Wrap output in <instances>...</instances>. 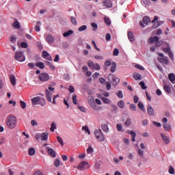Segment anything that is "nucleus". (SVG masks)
<instances>
[{
    "label": "nucleus",
    "instance_id": "f257e3e1",
    "mask_svg": "<svg viewBox=\"0 0 175 175\" xmlns=\"http://www.w3.org/2000/svg\"><path fill=\"white\" fill-rule=\"evenodd\" d=\"M31 103L33 106H41L42 107H44L46 106V99L43 96V94H40L33 97L31 99Z\"/></svg>",
    "mask_w": 175,
    "mask_h": 175
},
{
    "label": "nucleus",
    "instance_id": "f03ea898",
    "mask_svg": "<svg viewBox=\"0 0 175 175\" xmlns=\"http://www.w3.org/2000/svg\"><path fill=\"white\" fill-rule=\"evenodd\" d=\"M17 124V118L13 115L10 116L6 121V125L9 129H14Z\"/></svg>",
    "mask_w": 175,
    "mask_h": 175
},
{
    "label": "nucleus",
    "instance_id": "7ed1b4c3",
    "mask_svg": "<svg viewBox=\"0 0 175 175\" xmlns=\"http://www.w3.org/2000/svg\"><path fill=\"white\" fill-rule=\"evenodd\" d=\"M94 135L98 142H105L106 139L103 135V132L100 129H96L94 131Z\"/></svg>",
    "mask_w": 175,
    "mask_h": 175
},
{
    "label": "nucleus",
    "instance_id": "20e7f679",
    "mask_svg": "<svg viewBox=\"0 0 175 175\" xmlns=\"http://www.w3.org/2000/svg\"><path fill=\"white\" fill-rule=\"evenodd\" d=\"M159 57L157 59L160 64H163L164 65H167L169 64V59H167V57H165V55L163 53H158Z\"/></svg>",
    "mask_w": 175,
    "mask_h": 175
},
{
    "label": "nucleus",
    "instance_id": "39448f33",
    "mask_svg": "<svg viewBox=\"0 0 175 175\" xmlns=\"http://www.w3.org/2000/svg\"><path fill=\"white\" fill-rule=\"evenodd\" d=\"M108 79L113 85H118V83H120V79L113 75V74H109L108 75Z\"/></svg>",
    "mask_w": 175,
    "mask_h": 175
},
{
    "label": "nucleus",
    "instance_id": "423d86ee",
    "mask_svg": "<svg viewBox=\"0 0 175 175\" xmlns=\"http://www.w3.org/2000/svg\"><path fill=\"white\" fill-rule=\"evenodd\" d=\"M14 58L19 62H24L25 61V56H24L23 52H16Z\"/></svg>",
    "mask_w": 175,
    "mask_h": 175
},
{
    "label": "nucleus",
    "instance_id": "0eeeda50",
    "mask_svg": "<svg viewBox=\"0 0 175 175\" xmlns=\"http://www.w3.org/2000/svg\"><path fill=\"white\" fill-rule=\"evenodd\" d=\"M88 167H90L88 162L82 161L79 164L77 169L78 170H85V169H88Z\"/></svg>",
    "mask_w": 175,
    "mask_h": 175
},
{
    "label": "nucleus",
    "instance_id": "6e6552de",
    "mask_svg": "<svg viewBox=\"0 0 175 175\" xmlns=\"http://www.w3.org/2000/svg\"><path fill=\"white\" fill-rule=\"evenodd\" d=\"M38 78H39V80H40V81H47L50 79V77L49 76V74L46 72L41 73L39 75Z\"/></svg>",
    "mask_w": 175,
    "mask_h": 175
},
{
    "label": "nucleus",
    "instance_id": "1a4fd4ad",
    "mask_svg": "<svg viewBox=\"0 0 175 175\" xmlns=\"http://www.w3.org/2000/svg\"><path fill=\"white\" fill-rule=\"evenodd\" d=\"M45 95L48 102H53V93L51 92H50L49 90H46Z\"/></svg>",
    "mask_w": 175,
    "mask_h": 175
},
{
    "label": "nucleus",
    "instance_id": "9d476101",
    "mask_svg": "<svg viewBox=\"0 0 175 175\" xmlns=\"http://www.w3.org/2000/svg\"><path fill=\"white\" fill-rule=\"evenodd\" d=\"M159 42V38L158 36H151L148 40V43L152 44V43H158Z\"/></svg>",
    "mask_w": 175,
    "mask_h": 175
},
{
    "label": "nucleus",
    "instance_id": "9b49d317",
    "mask_svg": "<svg viewBox=\"0 0 175 175\" xmlns=\"http://www.w3.org/2000/svg\"><path fill=\"white\" fill-rule=\"evenodd\" d=\"M90 106H91L92 109H93V110H95L96 111H99V110H102V109H103L101 107H97L96 104H95V101H94V100H91Z\"/></svg>",
    "mask_w": 175,
    "mask_h": 175
},
{
    "label": "nucleus",
    "instance_id": "f8f14e48",
    "mask_svg": "<svg viewBox=\"0 0 175 175\" xmlns=\"http://www.w3.org/2000/svg\"><path fill=\"white\" fill-rule=\"evenodd\" d=\"M90 106H91L92 109H93V110H95L96 111H99V110H102V109H103L101 107H97L96 104H95V101H94V100H91Z\"/></svg>",
    "mask_w": 175,
    "mask_h": 175
},
{
    "label": "nucleus",
    "instance_id": "ddd939ff",
    "mask_svg": "<svg viewBox=\"0 0 175 175\" xmlns=\"http://www.w3.org/2000/svg\"><path fill=\"white\" fill-rule=\"evenodd\" d=\"M46 150H47L49 155H50V157H52V158H55V157H57V154L53 148H50V147H46Z\"/></svg>",
    "mask_w": 175,
    "mask_h": 175
},
{
    "label": "nucleus",
    "instance_id": "4468645a",
    "mask_svg": "<svg viewBox=\"0 0 175 175\" xmlns=\"http://www.w3.org/2000/svg\"><path fill=\"white\" fill-rule=\"evenodd\" d=\"M42 57L43 58H45V59H48V61H53L51 55H50V54L48 53L46 51H42Z\"/></svg>",
    "mask_w": 175,
    "mask_h": 175
},
{
    "label": "nucleus",
    "instance_id": "2eb2a0df",
    "mask_svg": "<svg viewBox=\"0 0 175 175\" xmlns=\"http://www.w3.org/2000/svg\"><path fill=\"white\" fill-rule=\"evenodd\" d=\"M103 6H105L108 9L110 8H113V3L110 0H105L103 1Z\"/></svg>",
    "mask_w": 175,
    "mask_h": 175
},
{
    "label": "nucleus",
    "instance_id": "dca6fc26",
    "mask_svg": "<svg viewBox=\"0 0 175 175\" xmlns=\"http://www.w3.org/2000/svg\"><path fill=\"white\" fill-rule=\"evenodd\" d=\"M161 135L165 144H169L170 143V139H169V137L164 135L163 133H161Z\"/></svg>",
    "mask_w": 175,
    "mask_h": 175
},
{
    "label": "nucleus",
    "instance_id": "f3484780",
    "mask_svg": "<svg viewBox=\"0 0 175 175\" xmlns=\"http://www.w3.org/2000/svg\"><path fill=\"white\" fill-rule=\"evenodd\" d=\"M101 128L103 132H105V133H107V132H109V124H107V123H103L101 125Z\"/></svg>",
    "mask_w": 175,
    "mask_h": 175
},
{
    "label": "nucleus",
    "instance_id": "a211bd4d",
    "mask_svg": "<svg viewBox=\"0 0 175 175\" xmlns=\"http://www.w3.org/2000/svg\"><path fill=\"white\" fill-rule=\"evenodd\" d=\"M147 111H148V114H149L150 116H154V108H152V107H151V105H148L147 106Z\"/></svg>",
    "mask_w": 175,
    "mask_h": 175
},
{
    "label": "nucleus",
    "instance_id": "6ab92c4d",
    "mask_svg": "<svg viewBox=\"0 0 175 175\" xmlns=\"http://www.w3.org/2000/svg\"><path fill=\"white\" fill-rule=\"evenodd\" d=\"M46 42L50 44L54 43V37L49 34L46 37Z\"/></svg>",
    "mask_w": 175,
    "mask_h": 175
},
{
    "label": "nucleus",
    "instance_id": "aec40b11",
    "mask_svg": "<svg viewBox=\"0 0 175 175\" xmlns=\"http://www.w3.org/2000/svg\"><path fill=\"white\" fill-rule=\"evenodd\" d=\"M10 83L12 84V85L14 86L16 85V76L14 75H10Z\"/></svg>",
    "mask_w": 175,
    "mask_h": 175
},
{
    "label": "nucleus",
    "instance_id": "412c9836",
    "mask_svg": "<svg viewBox=\"0 0 175 175\" xmlns=\"http://www.w3.org/2000/svg\"><path fill=\"white\" fill-rule=\"evenodd\" d=\"M133 79H135L137 81L142 80V75L139 74V72H134L133 74Z\"/></svg>",
    "mask_w": 175,
    "mask_h": 175
},
{
    "label": "nucleus",
    "instance_id": "4be33fe9",
    "mask_svg": "<svg viewBox=\"0 0 175 175\" xmlns=\"http://www.w3.org/2000/svg\"><path fill=\"white\" fill-rule=\"evenodd\" d=\"M163 126L166 132H170L172 131V126L170 124H163Z\"/></svg>",
    "mask_w": 175,
    "mask_h": 175
},
{
    "label": "nucleus",
    "instance_id": "5701e85b",
    "mask_svg": "<svg viewBox=\"0 0 175 175\" xmlns=\"http://www.w3.org/2000/svg\"><path fill=\"white\" fill-rule=\"evenodd\" d=\"M128 133L129 135H131L132 142H135V140H136V139H135V137H136V133H135V131H129Z\"/></svg>",
    "mask_w": 175,
    "mask_h": 175
},
{
    "label": "nucleus",
    "instance_id": "b1692460",
    "mask_svg": "<svg viewBox=\"0 0 175 175\" xmlns=\"http://www.w3.org/2000/svg\"><path fill=\"white\" fill-rule=\"evenodd\" d=\"M169 80L172 83V84H175V75L173 73H170L168 75Z\"/></svg>",
    "mask_w": 175,
    "mask_h": 175
},
{
    "label": "nucleus",
    "instance_id": "393cba45",
    "mask_svg": "<svg viewBox=\"0 0 175 175\" xmlns=\"http://www.w3.org/2000/svg\"><path fill=\"white\" fill-rule=\"evenodd\" d=\"M72 33H74L73 30H68L63 33L64 38H68V36H70Z\"/></svg>",
    "mask_w": 175,
    "mask_h": 175
},
{
    "label": "nucleus",
    "instance_id": "a878e982",
    "mask_svg": "<svg viewBox=\"0 0 175 175\" xmlns=\"http://www.w3.org/2000/svg\"><path fill=\"white\" fill-rule=\"evenodd\" d=\"M42 25V23L40 21H37L36 25L34 27V29L36 32H40V26Z\"/></svg>",
    "mask_w": 175,
    "mask_h": 175
},
{
    "label": "nucleus",
    "instance_id": "bb28decb",
    "mask_svg": "<svg viewBox=\"0 0 175 175\" xmlns=\"http://www.w3.org/2000/svg\"><path fill=\"white\" fill-rule=\"evenodd\" d=\"M55 129H57V123H55V122H53L51 124L50 131L51 132H55Z\"/></svg>",
    "mask_w": 175,
    "mask_h": 175
},
{
    "label": "nucleus",
    "instance_id": "cd10ccee",
    "mask_svg": "<svg viewBox=\"0 0 175 175\" xmlns=\"http://www.w3.org/2000/svg\"><path fill=\"white\" fill-rule=\"evenodd\" d=\"M49 139V133H42L41 134V140L44 141Z\"/></svg>",
    "mask_w": 175,
    "mask_h": 175
},
{
    "label": "nucleus",
    "instance_id": "c85d7f7f",
    "mask_svg": "<svg viewBox=\"0 0 175 175\" xmlns=\"http://www.w3.org/2000/svg\"><path fill=\"white\" fill-rule=\"evenodd\" d=\"M166 48H163V50L164 51V53H167L169 54V53H171L172 50L170 49V44H169V43H166Z\"/></svg>",
    "mask_w": 175,
    "mask_h": 175
},
{
    "label": "nucleus",
    "instance_id": "c756f323",
    "mask_svg": "<svg viewBox=\"0 0 175 175\" xmlns=\"http://www.w3.org/2000/svg\"><path fill=\"white\" fill-rule=\"evenodd\" d=\"M101 100H103V103H105L106 105H110L111 103V100L106 97L101 98Z\"/></svg>",
    "mask_w": 175,
    "mask_h": 175
},
{
    "label": "nucleus",
    "instance_id": "7c9ffc66",
    "mask_svg": "<svg viewBox=\"0 0 175 175\" xmlns=\"http://www.w3.org/2000/svg\"><path fill=\"white\" fill-rule=\"evenodd\" d=\"M128 38L130 42H133V40H135V37L133 36V33L132 31L128 33Z\"/></svg>",
    "mask_w": 175,
    "mask_h": 175
},
{
    "label": "nucleus",
    "instance_id": "2f4dec72",
    "mask_svg": "<svg viewBox=\"0 0 175 175\" xmlns=\"http://www.w3.org/2000/svg\"><path fill=\"white\" fill-rule=\"evenodd\" d=\"M82 131H85V133H88V135H91V131H90V129H88V126H83Z\"/></svg>",
    "mask_w": 175,
    "mask_h": 175
},
{
    "label": "nucleus",
    "instance_id": "473e14b6",
    "mask_svg": "<svg viewBox=\"0 0 175 175\" xmlns=\"http://www.w3.org/2000/svg\"><path fill=\"white\" fill-rule=\"evenodd\" d=\"M117 68V64H116V63H112L111 64V68H110V70L112 73H114V72H116V69Z\"/></svg>",
    "mask_w": 175,
    "mask_h": 175
},
{
    "label": "nucleus",
    "instance_id": "72a5a7b5",
    "mask_svg": "<svg viewBox=\"0 0 175 175\" xmlns=\"http://www.w3.org/2000/svg\"><path fill=\"white\" fill-rule=\"evenodd\" d=\"M36 66L40 68V69H44V62H37L36 63Z\"/></svg>",
    "mask_w": 175,
    "mask_h": 175
},
{
    "label": "nucleus",
    "instance_id": "f704fd0d",
    "mask_svg": "<svg viewBox=\"0 0 175 175\" xmlns=\"http://www.w3.org/2000/svg\"><path fill=\"white\" fill-rule=\"evenodd\" d=\"M138 107L143 111L144 113H146V109H144V105L142 103V102L138 103Z\"/></svg>",
    "mask_w": 175,
    "mask_h": 175
},
{
    "label": "nucleus",
    "instance_id": "c9c22d12",
    "mask_svg": "<svg viewBox=\"0 0 175 175\" xmlns=\"http://www.w3.org/2000/svg\"><path fill=\"white\" fill-rule=\"evenodd\" d=\"M29 155H30V157H33V155L35 154L36 152V150H35V148H29Z\"/></svg>",
    "mask_w": 175,
    "mask_h": 175
},
{
    "label": "nucleus",
    "instance_id": "e433bc0d",
    "mask_svg": "<svg viewBox=\"0 0 175 175\" xmlns=\"http://www.w3.org/2000/svg\"><path fill=\"white\" fill-rule=\"evenodd\" d=\"M150 21V18H148V16H144L143 18V23L144 24H145V25H147V24H148Z\"/></svg>",
    "mask_w": 175,
    "mask_h": 175
},
{
    "label": "nucleus",
    "instance_id": "4c0bfd02",
    "mask_svg": "<svg viewBox=\"0 0 175 175\" xmlns=\"http://www.w3.org/2000/svg\"><path fill=\"white\" fill-rule=\"evenodd\" d=\"M86 151H87L88 154H94V148L91 146H88V148L86 150Z\"/></svg>",
    "mask_w": 175,
    "mask_h": 175
},
{
    "label": "nucleus",
    "instance_id": "58836bf2",
    "mask_svg": "<svg viewBox=\"0 0 175 175\" xmlns=\"http://www.w3.org/2000/svg\"><path fill=\"white\" fill-rule=\"evenodd\" d=\"M118 106L120 107V109H124L125 107V103H124V100H120L118 102Z\"/></svg>",
    "mask_w": 175,
    "mask_h": 175
},
{
    "label": "nucleus",
    "instance_id": "ea45409f",
    "mask_svg": "<svg viewBox=\"0 0 175 175\" xmlns=\"http://www.w3.org/2000/svg\"><path fill=\"white\" fill-rule=\"evenodd\" d=\"M124 124L126 126H131V125L132 124V121L131 120V118H127Z\"/></svg>",
    "mask_w": 175,
    "mask_h": 175
},
{
    "label": "nucleus",
    "instance_id": "a19ab883",
    "mask_svg": "<svg viewBox=\"0 0 175 175\" xmlns=\"http://www.w3.org/2000/svg\"><path fill=\"white\" fill-rule=\"evenodd\" d=\"M168 172L170 174H174L175 171H174V168L173 167V166L170 165L169 167Z\"/></svg>",
    "mask_w": 175,
    "mask_h": 175
},
{
    "label": "nucleus",
    "instance_id": "79ce46f5",
    "mask_svg": "<svg viewBox=\"0 0 175 175\" xmlns=\"http://www.w3.org/2000/svg\"><path fill=\"white\" fill-rule=\"evenodd\" d=\"M12 25H13L14 28H16L17 29H18V28H20V23L17 21H15L13 23Z\"/></svg>",
    "mask_w": 175,
    "mask_h": 175
},
{
    "label": "nucleus",
    "instance_id": "37998d69",
    "mask_svg": "<svg viewBox=\"0 0 175 175\" xmlns=\"http://www.w3.org/2000/svg\"><path fill=\"white\" fill-rule=\"evenodd\" d=\"M116 95L118 96V98H120V99L124 98V94H122V91L121 90H119L118 92H116Z\"/></svg>",
    "mask_w": 175,
    "mask_h": 175
},
{
    "label": "nucleus",
    "instance_id": "c03bdc74",
    "mask_svg": "<svg viewBox=\"0 0 175 175\" xmlns=\"http://www.w3.org/2000/svg\"><path fill=\"white\" fill-rule=\"evenodd\" d=\"M85 29H87V25H82L78 28L79 32H83V31H85Z\"/></svg>",
    "mask_w": 175,
    "mask_h": 175
},
{
    "label": "nucleus",
    "instance_id": "a18cd8bd",
    "mask_svg": "<svg viewBox=\"0 0 175 175\" xmlns=\"http://www.w3.org/2000/svg\"><path fill=\"white\" fill-rule=\"evenodd\" d=\"M92 69H95V70H100V66L98 64H94L93 65V67Z\"/></svg>",
    "mask_w": 175,
    "mask_h": 175
},
{
    "label": "nucleus",
    "instance_id": "49530a36",
    "mask_svg": "<svg viewBox=\"0 0 175 175\" xmlns=\"http://www.w3.org/2000/svg\"><path fill=\"white\" fill-rule=\"evenodd\" d=\"M138 155L140 157V158H144V151L142 150L141 149H139Z\"/></svg>",
    "mask_w": 175,
    "mask_h": 175
},
{
    "label": "nucleus",
    "instance_id": "de8ad7c7",
    "mask_svg": "<svg viewBox=\"0 0 175 175\" xmlns=\"http://www.w3.org/2000/svg\"><path fill=\"white\" fill-rule=\"evenodd\" d=\"M60 161H59V159H56L55 160V162H54V165L55 166V167H59V165H60Z\"/></svg>",
    "mask_w": 175,
    "mask_h": 175
},
{
    "label": "nucleus",
    "instance_id": "09e8293b",
    "mask_svg": "<svg viewBox=\"0 0 175 175\" xmlns=\"http://www.w3.org/2000/svg\"><path fill=\"white\" fill-rule=\"evenodd\" d=\"M106 90H107V91H110V90H111V83L109 81L106 82Z\"/></svg>",
    "mask_w": 175,
    "mask_h": 175
},
{
    "label": "nucleus",
    "instance_id": "8fccbe9b",
    "mask_svg": "<svg viewBox=\"0 0 175 175\" xmlns=\"http://www.w3.org/2000/svg\"><path fill=\"white\" fill-rule=\"evenodd\" d=\"M72 102L74 105H77V96L76 94H73L72 96Z\"/></svg>",
    "mask_w": 175,
    "mask_h": 175
},
{
    "label": "nucleus",
    "instance_id": "3c124183",
    "mask_svg": "<svg viewBox=\"0 0 175 175\" xmlns=\"http://www.w3.org/2000/svg\"><path fill=\"white\" fill-rule=\"evenodd\" d=\"M57 140L61 146H64V140H62V138H61L59 136H57Z\"/></svg>",
    "mask_w": 175,
    "mask_h": 175
},
{
    "label": "nucleus",
    "instance_id": "603ef678",
    "mask_svg": "<svg viewBox=\"0 0 175 175\" xmlns=\"http://www.w3.org/2000/svg\"><path fill=\"white\" fill-rule=\"evenodd\" d=\"M104 20L107 25H110V24H111V21H110V18L105 17Z\"/></svg>",
    "mask_w": 175,
    "mask_h": 175
},
{
    "label": "nucleus",
    "instance_id": "864d4df0",
    "mask_svg": "<svg viewBox=\"0 0 175 175\" xmlns=\"http://www.w3.org/2000/svg\"><path fill=\"white\" fill-rule=\"evenodd\" d=\"M139 85H141L142 90H147V86H146V84L144 83V81H141L139 83Z\"/></svg>",
    "mask_w": 175,
    "mask_h": 175
},
{
    "label": "nucleus",
    "instance_id": "5fc2aeb1",
    "mask_svg": "<svg viewBox=\"0 0 175 175\" xmlns=\"http://www.w3.org/2000/svg\"><path fill=\"white\" fill-rule=\"evenodd\" d=\"M91 26L93 28V31H96L98 29V25L95 23H92Z\"/></svg>",
    "mask_w": 175,
    "mask_h": 175
},
{
    "label": "nucleus",
    "instance_id": "6e6d98bb",
    "mask_svg": "<svg viewBox=\"0 0 175 175\" xmlns=\"http://www.w3.org/2000/svg\"><path fill=\"white\" fill-rule=\"evenodd\" d=\"M71 23L73 24V25H77V21H76V18L72 16Z\"/></svg>",
    "mask_w": 175,
    "mask_h": 175
},
{
    "label": "nucleus",
    "instance_id": "4d7b16f0",
    "mask_svg": "<svg viewBox=\"0 0 175 175\" xmlns=\"http://www.w3.org/2000/svg\"><path fill=\"white\" fill-rule=\"evenodd\" d=\"M21 47H23V49L28 48V44H27V42H21Z\"/></svg>",
    "mask_w": 175,
    "mask_h": 175
},
{
    "label": "nucleus",
    "instance_id": "13d9d810",
    "mask_svg": "<svg viewBox=\"0 0 175 175\" xmlns=\"http://www.w3.org/2000/svg\"><path fill=\"white\" fill-rule=\"evenodd\" d=\"M130 109H131V110H132L133 111H136V105H135V104H131V105H130Z\"/></svg>",
    "mask_w": 175,
    "mask_h": 175
},
{
    "label": "nucleus",
    "instance_id": "bf43d9fd",
    "mask_svg": "<svg viewBox=\"0 0 175 175\" xmlns=\"http://www.w3.org/2000/svg\"><path fill=\"white\" fill-rule=\"evenodd\" d=\"M88 65L89 66V68H90V69H92V68L94 67V62L92 61H88Z\"/></svg>",
    "mask_w": 175,
    "mask_h": 175
},
{
    "label": "nucleus",
    "instance_id": "052dcab7",
    "mask_svg": "<svg viewBox=\"0 0 175 175\" xmlns=\"http://www.w3.org/2000/svg\"><path fill=\"white\" fill-rule=\"evenodd\" d=\"M164 90L165 91V92H167L168 94H170V92L171 91L170 87H169L168 85H165Z\"/></svg>",
    "mask_w": 175,
    "mask_h": 175
},
{
    "label": "nucleus",
    "instance_id": "680f3d73",
    "mask_svg": "<svg viewBox=\"0 0 175 175\" xmlns=\"http://www.w3.org/2000/svg\"><path fill=\"white\" fill-rule=\"evenodd\" d=\"M150 2V0H142V3L144 6H147Z\"/></svg>",
    "mask_w": 175,
    "mask_h": 175
},
{
    "label": "nucleus",
    "instance_id": "e2e57ef3",
    "mask_svg": "<svg viewBox=\"0 0 175 175\" xmlns=\"http://www.w3.org/2000/svg\"><path fill=\"white\" fill-rule=\"evenodd\" d=\"M21 103V107H22V109H25V107H27V103H25V102L21 100L20 102Z\"/></svg>",
    "mask_w": 175,
    "mask_h": 175
},
{
    "label": "nucleus",
    "instance_id": "0e129e2a",
    "mask_svg": "<svg viewBox=\"0 0 175 175\" xmlns=\"http://www.w3.org/2000/svg\"><path fill=\"white\" fill-rule=\"evenodd\" d=\"M28 68H30V69H33L35 68V64L33 62L29 63L27 64Z\"/></svg>",
    "mask_w": 175,
    "mask_h": 175
},
{
    "label": "nucleus",
    "instance_id": "69168bd1",
    "mask_svg": "<svg viewBox=\"0 0 175 175\" xmlns=\"http://www.w3.org/2000/svg\"><path fill=\"white\" fill-rule=\"evenodd\" d=\"M10 40L11 43H13V44L16 43V37L11 36L10 38Z\"/></svg>",
    "mask_w": 175,
    "mask_h": 175
},
{
    "label": "nucleus",
    "instance_id": "338daca9",
    "mask_svg": "<svg viewBox=\"0 0 175 175\" xmlns=\"http://www.w3.org/2000/svg\"><path fill=\"white\" fill-rule=\"evenodd\" d=\"M113 55H115V57H117V55H118V54H120V51H118V49H115L113 50Z\"/></svg>",
    "mask_w": 175,
    "mask_h": 175
},
{
    "label": "nucleus",
    "instance_id": "774afa93",
    "mask_svg": "<svg viewBox=\"0 0 175 175\" xmlns=\"http://www.w3.org/2000/svg\"><path fill=\"white\" fill-rule=\"evenodd\" d=\"M33 175H44L43 174V173L42 172H40V170L36 171Z\"/></svg>",
    "mask_w": 175,
    "mask_h": 175
}]
</instances>
